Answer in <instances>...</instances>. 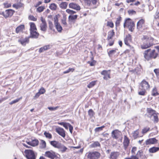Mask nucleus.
Returning a JSON list of instances; mask_svg holds the SVG:
<instances>
[{
	"mask_svg": "<svg viewBox=\"0 0 159 159\" xmlns=\"http://www.w3.org/2000/svg\"><path fill=\"white\" fill-rule=\"evenodd\" d=\"M118 50L117 49H112L110 50L107 52V54L108 56L110 57H111L116 52V50Z\"/></svg>",
	"mask_w": 159,
	"mask_h": 159,
	"instance_id": "obj_46",
	"label": "nucleus"
},
{
	"mask_svg": "<svg viewBox=\"0 0 159 159\" xmlns=\"http://www.w3.org/2000/svg\"><path fill=\"white\" fill-rule=\"evenodd\" d=\"M3 5L4 8H9L11 7V3L8 2H4Z\"/></svg>",
	"mask_w": 159,
	"mask_h": 159,
	"instance_id": "obj_50",
	"label": "nucleus"
},
{
	"mask_svg": "<svg viewBox=\"0 0 159 159\" xmlns=\"http://www.w3.org/2000/svg\"><path fill=\"white\" fill-rule=\"evenodd\" d=\"M115 35V32L114 30H112L109 31L108 33L107 40L111 39Z\"/></svg>",
	"mask_w": 159,
	"mask_h": 159,
	"instance_id": "obj_28",
	"label": "nucleus"
},
{
	"mask_svg": "<svg viewBox=\"0 0 159 159\" xmlns=\"http://www.w3.org/2000/svg\"><path fill=\"white\" fill-rule=\"evenodd\" d=\"M43 134L46 138L48 139H51L52 138V134L48 132L45 131L44 132Z\"/></svg>",
	"mask_w": 159,
	"mask_h": 159,
	"instance_id": "obj_45",
	"label": "nucleus"
},
{
	"mask_svg": "<svg viewBox=\"0 0 159 159\" xmlns=\"http://www.w3.org/2000/svg\"><path fill=\"white\" fill-rule=\"evenodd\" d=\"M50 144L55 148H58L60 145V143L58 141L53 140L49 141Z\"/></svg>",
	"mask_w": 159,
	"mask_h": 159,
	"instance_id": "obj_31",
	"label": "nucleus"
},
{
	"mask_svg": "<svg viewBox=\"0 0 159 159\" xmlns=\"http://www.w3.org/2000/svg\"><path fill=\"white\" fill-rule=\"evenodd\" d=\"M108 41V44L107 45V46H112L115 42V40L112 39H109V40H107Z\"/></svg>",
	"mask_w": 159,
	"mask_h": 159,
	"instance_id": "obj_49",
	"label": "nucleus"
},
{
	"mask_svg": "<svg viewBox=\"0 0 159 159\" xmlns=\"http://www.w3.org/2000/svg\"><path fill=\"white\" fill-rule=\"evenodd\" d=\"M29 20L34 21H36L37 20V18L34 17L33 15H30L29 16Z\"/></svg>",
	"mask_w": 159,
	"mask_h": 159,
	"instance_id": "obj_57",
	"label": "nucleus"
},
{
	"mask_svg": "<svg viewBox=\"0 0 159 159\" xmlns=\"http://www.w3.org/2000/svg\"><path fill=\"white\" fill-rule=\"evenodd\" d=\"M154 44L153 43V41L149 42V41H147L146 43H143L141 45V48L143 49H146L151 47Z\"/></svg>",
	"mask_w": 159,
	"mask_h": 159,
	"instance_id": "obj_19",
	"label": "nucleus"
},
{
	"mask_svg": "<svg viewBox=\"0 0 159 159\" xmlns=\"http://www.w3.org/2000/svg\"><path fill=\"white\" fill-rule=\"evenodd\" d=\"M24 4L22 3L21 1L18 2L17 0L16 3L13 4L12 5V7L15 9L17 10L19 9H24Z\"/></svg>",
	"mask_w": 159,
	"mask_h": 159,
	"instance_id": "obj_17",
	"label": "nucleus"
},
{
	"mask_svg": "<svg viewBox=\"0 0 159 159\" xmlns=\"http://www.w3.org/2000/svg\"><path fill=\"white\" fill-rule=\"evenodd\" d=\"M46 90L44 88L42 87L39 91V92L41 94H43L45 93Z\"/></svg>",
	"mask_w": 159,
	"mask_h": 159,
	"instance_id": "obj_62",
	"label": "nucleus"
},
{
	"mask_svg": "<svg viewBox=\"0 0 159 159\" xmlns=\"http://www.w3.org/2000/svg\"><path fill=\"white\" fill-rule=\"evenodd\" d=\"M48 24L49 29L53 32H55V29H54V26L51 20H48Z\"/></svg>",
	"mask_w": 159,
	"mask_h": 159,
	"instance_id": "obj_36",
	"label": "nucleus"
},
{
	"mask_svg": "<svg viewBox=\"0 0 159 159\" xmlns=\"http://www.w3.org/2000/svg\"><path fill=\"white\" fill-rule=\"evenodd\" d=\"M22 98V97H20V98L16 99L15 100H14L11 102H10L9 104L10 105H11L15 103L18 102H19L20 100H21Z\"/></svg>",
	"mask_w": 159,
	"mask_h": 159,
	"instance_id": "obj_53",
	"label": "nucleus"
},
{
	"mask_svg": "<svg viewBox=\"0 0 159 159\" xmlns=\"http://www.w3.org/2000/svg\"><path fill=\"white\" fill-rule=\"evenodd\" d=\"M105 127L104 125H103L101 127L96 128L95 129V131L96 132H98L102 130L103 129V128Z\"/></svg>",
	"mask_w": 159,
	"mask_h": 159,
	"instance_id": "obj_60",
	"label": "nucleus"
},
{
	"mask_svg": "<svg viewBox=\"0 0 159 159\" xmlns=\"http://www.w3.org/2000/svg\"><path fill=\"white\" fill-rule=\"evenodd\" d=\"M139 129H137L134 131L132 133V136L134 139H136L139 137H140L139 135Z\"/></svg>",
	"mask_w": 159,
	"mask_h": 159,
	"instance_id": "obj_34",
	"label": "nucleus"
},
{
	"mask_svg": "<svg viewBox=\"0 0 159 159\" xmlns=\"http://www.w3.org/2000/svg\"><path fill=\"white\" fill-rule=\"evenodd\" d=\"M147 113L149 114L148 115V116L151 118L153 116L154 122L157 123L159 119L157 116L158 113L156 112V111L152 108H147Z\"/></svg>",
	"mask_w": 159,
	"mask_h": 159,
	"instance_id": "obj_4",
	"label": "nucleus"
},
{
	"mask_svg": "<svg viewBox=\"0 0 159 159\" xmlns=\"http://www.w3.org/2000/svg\"><path fill=\"white\" fill-rule=\"evenodd\" d=\"M57 148L60 149L62 152H65L67 149V148L66 146L63 145H62L61 143H60V145Z\"/></svg>",
	"mask_w": 159,
	"mask_h": 159,
	"instance_id": "obj_39",
	"label": "nucleus"
},
{
	"mask_svg": "<svg viewBox=\"0 0 159 159\" xmlns=\"http://www.w3.org/2000/svg\"><path fill=\"white\" fill-rule=\"evenodd\" d=\"M15 12V11L12 9H7L3 11V16L5 19L11 18Z\"/></svg>",
	"mask_w": 159,
	"mask_h": 159,
	"instance_id": "obj_11",
	"label": "nucleus"
},
{
	"mask_svg": "<svg viewBox=\"0 0 159 159\" xmlns=\"http://www.w3.org/2000/svg\"><path fill=\"white\" fill-rule=\"evenodd\" d=\"M124 28L127 27L129 30L133 32L134 29L135 25L132 19L128 18L125 20L124 24Z\"/></svg>",
	"mask_w": 159,
	"mask_h": 159,
	"instance_id": "obj_5",
	"label": "nucleus"
},
{
	"mask_svg": "<svg viewBox=\"0 0 159 159\" xmlns=\"http://www.w3.org/2000/svg\"><path fill=\"white\" fill-rule=\"evenodd\" d=\"M68 3L66 2H61L60 4V7L62 9H66L67 7Z\"/></svg>",
	"mask_w": 159,
	"mask_h": 159,
	"instance_id": "obj_47",
	"label": "nucleus"
},
{
	"mask_svg": "<svg viewBox=\"0 0 159 159\" xmlns=\"http://www.w3.org/2000/svg\"><path fill=\"white\" fill-rule=\"evenodd\" d=\"M24 153L25 157L27 159H36V154L33 150L26 149L25 150Z\"/></svg>",
	"mask_w": 159,
	"mask_h": 159,
	"instance_id": "obj_9",
	"label": "nucleus"
},
{
	"mask_svg": "<svg viewBox=\"0 0 159 159\" xmlns=\"http://www.w3.org/2000/svg\"><path fill=\"white\" fill-rule=\"evenodd\" d=\"M75 70V69L73 68H69L68 70L63 72L64 74H67L70 72H73Z\"/></svg>",
	"mask_w": 159,
	"mask_h": 159,
	"instance_id": "obj_59",
	"label": "nucleus"
},
{
	"mask_svg": "<svg viewBox=\"0 0 159 159\" xmlns=\"http://www.w3.org/2000/svg\"><path fill=\"white\" fill-rule=\"evenodd\" d=\"M42 23L40 25V30L43 31L45 32L46 31L47 25L45 19L43 17H41L40 18Z\"/></svg>",
	"mask_w": 159,
	"mask_h": 159,
	"instance_id": "obj_13",
	"label": "nucleus"
},
{
	"mask_svg": "<svg viewBox=\"0 0 159 159\" xmlns=\"http://www.w3.org/2000/svg\"><path fill=\"white\" fill-rule=\"evenodd\" d=\"M158 140L155 138H150L145 141L146 145L155 144L157 143Z\"/></svg>",
	"mask_w": 159,
	"mask_h": 159,
	"instance_id": "obj_23",
	"label": "nucleus"
},
{
	"mask_svg": "<svg viewBox=\"0 0 159 159\" xmlns=\"http://www.w3.org/2000/svg\"><path fill=\"white\" fill-rule=\"evenodd\" d=\"M88 159H98L101 156L100 153L97 151H89L86 154Z\"/></svg>",
	"mask_w": 159,
	"mask_h": 159,
	"instance_id": "obj_7",
	"label": "nucleus"
},
{
	"mask_svg": "<svg viewBox=\"0 0 159 159\" xmlns=\"http://www.w3.org/2000/svg\"><path fill=\"white\" fill-rule=\"evenodd\" d=\"M154 18L155 20L159 19V4L158 6V9L154 16Z\"/></svg>",
	"mask_w": 159,
	"mask_h": 159,
	"instance_id": "obj_54",
	"label": "nucleus"
},
{
	"mask_svg": "<svg viewBox=\"0 0 159 159\" xmlns=\"http://www.w3.org/2000/svg\"><path fill=\"white\" fill-rule=\"evenodd\" d=\"M107 26L111 28H113L114 27V24L112 21H108L107 23Z\"/></svg>",
	"mask_w": 159,
	"mask_h": 159,
	"instance_id": "obj_55",
	"label": "nucleus"
},
{
	"mask_svg": "<svg viewBox=\"0 0 159 159\" xmlns=\"http://www.w3.org/2000/svg\"><path fill=\"white\" fill-rule=\"evenodd\" d=\"M25 29V26L24 25H21L17 27L16 29V33L22 32Z\"/></svg>",
	"mask_w": 159,
	"mask_h": 159,
	"instance_id": "obj_26",
	"label": "nucleus"
},
{
	"mask_svg": "<svg viewBox=\"0 0 159 159\" xmlns=\"http://www.w3.org/2000/svg\"><path fill=\"white\" fill-rule=\"evenodd\" d=\"M54 22L55 27L57 31L61 33L63 30L59 22L58 19L57 17L54 18Z\"/></svg>",
	"mask_w": 159,
	"mask_h": 159,
	"instance_id": "obj_14",
	"label": "nucleus"
},
{
	"mask_svg": "<svg viewBox=\"0 0 159 159\" xmlns=\"http://www.w3.org/2000/svg\"><path fill=\"white\" fill-rule=\"evenodd\" d=\"M155 48V49L149 48L144 51L143 55L145 61H149L159 57V46H156Z\"/></svg>",
	"mask_w": 159,
	"mask_h": 159,
	"instance_id": "obj_1",
	"label": "nucleus"
},
{
	"mask_svg": "<svg viewBox=\"0 0 159 159\" xmlns=\"http://www.w3.org/2000/svg\"><path fill=\"white\" fill-rule=\"evenodd\" d=\"M61 23L64 26H67V24L66 22V17H64L61 20Z\"/></svg>",
	"mask_w": 159,
	"mask_h": 159,
	"instance_id": "obj_52",
	"label": "nucleus"
},
{
	"mask_svg": "<svg viewBox=\"0 0 159 159\" xmlns=\"http://www.w3.org/2000/svg\"><path fill=\"white\" fill-rule=\"evenodd\" d=\"M69 7L77 11H79L81 9L80 6L78 4L74 2L70 3L69 4Z\"/></svg>",
	"mask_w": 159,
	"mask_h": 159,
	"instance_id": "obj_20",
	"label": "nucleus"
},
{
	"mask_svg": "<svg viewBox=\"0 0 159 159\" xmlns=\"http://www.w3.org/2000/svg\"><path fill=\"white\" fill-rule=\"evenodd\" d=\"M124 42L125 45L129 47L131 51L134 52L135 50L134 47L130 45V43L132 42V36L130 34H128L125 35V37L124 38Z\"/></svg>",
	"mask_w": 159,
	"mask_h": 159,
	"instance_id": "obj_8",
	"label": "nucleus"
},
{
	"mask_svg": "<svg viewBox=\"0 0 159 159\" xmlns=\"http://www.w3.org/2000/svg\"><path fill=\"white\" fill-rule=\"evenodd\" d=\"M37 31V30H35L30 31V37L34 39H37L39 35V34Z\"/></svg>",
	"mask_w": 159,
	"mask_h": 159,
	"instance_id": "obj_25",
	"label": "nucleus"
},
{
	"mask_svg": "<svg viewBox=\"0 0 159 159\" xmlns=\"http://www.w3.org/2000/svg\"><path fill=\"white\" fill-rule=\"evenodd\" d=\"M119 155V153L118 152H112L110 154L109 157L110 159H116Z\"/></svg>",
	"mask_w": 159,
	"mask_h": 159,
	"instance_id": "obj_27",
	"label": "nucleus"
},
{
	"mask_svg": "<svg viewBox=\"0 0 159 159\" xmlns=\"http://www.w3.org/2000/svg\"><path fill=\"white\" fill-rule=\"evenodd\" d=\"M84 4L86 6H89L91 5L92 4L93 5L97 4L98 0H82Z\"/></svg>",
	"mask_w": 159,
	"mask_h": 159,
	"instance_id": "obj_22",
	"label": "nucleus"
},
{
	"mask_svg": "<svg viewBox=\"0 0 159 159\" xmlns=\"http://www.w3.org/2000/svg\"><path fill=\"white\" fill-rule=\"evenodd\" d=\"M111 70H104L101 72V74L103 75V78L104 80H107L111 78Z\"/></svg>",
	"mask_w": 159,
	"mask_h": 159,
	"instance_id": "obj_12",
	"label": "nucleus"
},
{
	"mask_svg": "<svg viewBox=\"0 0 159 159\" xmlns=\"http://www.w3.org/2000/svg\"><path fill=\"white\" fill-rule=\"evenodd\" d=\"M150 130V128L149 127H144L141 130L142 135H140V137H142L145 134H146Z\"/></svg>",
	"mask_w": 159,
	"mask_h": 159,
	"instance_id": "obj_29",
	"label": "nucleus"
},
{
	"mask_svg": "<svg viewBox=\"0 0 159 159\" xmlns=\"http://www.w3.org/2000/svg\"><path fill=\"white\" fill-rule=\"evenodd\" d=\"M50 48V46L49 45H45L43 47L40 48L39 50V52L41 53L44 51L48 50Z\"/></svg>",
	"mask_w": 159,
	"mask_h": 159,
	"instance_id": "obj_32",
	"label": "nucleus"
},
{
	"mask_svg": "<svg viewBox=\"0 0 159 159\" xmlns=\"http://www.w3.org/2000/svg\"><path fill=\"white\" fill-rule=\"evenodd\" d=\"M57 124L59 125H62L66 129H68V127L70 124L69 123L64 122H58Z\"/></svg>",
	"mask_w": 159,
	"mask_h": 159,
	"instance_id": "obj_43",
	"label": "nucleus"
},
{
	"mask_svg": "<svg viewBox=\"0 0 159 159\" xmlns=\"http://www.w3.org/2000/svg\"><path fill=\"white\" fill-rule=\"evenodd\" d=\"M47 147L46 143L43 140H40L39 147L41 149H45Z\"/></svg>",
	"mask_w": 159,
	"mask_h": 159,
	"instance_id": "obj_33",
	"label": "nucleus"
},
{
	"mask_svg": "<svg viewBox=\"0 0 159 159\" xmlns=\"http://www.w3.org/2000/svg\"><path fill=\"white\" fill-rule=\"evenodd\" d=\"M39 143V142L37 139L32 140L31 141L27 142L28 144L33 147H35L37 146L38 145Z\"/></svg>",
	"mask_w": 159,
	"mask_h": 159,
	"instance_id": "obj_24",
	"label": "nucleus"
},
{
	"mask_svg": "<svg viewBox=\"0 0 159 159\" xmlns=\"http://www.w3.org/2000/svg\"><path fill=\"white\" fill-rule=\"evenodd\" d=\"M130 139L126 135L124 136L123 145L124 148L126 150L129 145Z\"/></svg>",
	"mask_w": 159,
	"mask_h": 159,
	"instance_id": "obj_21",
	"label": "nucleus"
},
{
	"mask_svg": "<svg viewBox=\"0 0 159 159\" xmlns=\"http://www.w3.org/2000/svg\"><path fill=\"white\" fill-rule=\"evenodd\" d=\"M66 11L67 14L70 15L68 18L69 21L70 22H75L78 16L77 15H73L76 13V11L69 9H66Z\"/></svg>",
	"mask_w": 159,
	"mask_h": 159,
	"instance_id": "obj_6",
	"label": "nucleus"
},
{
	"mask_svg": "<svg viewBox=\"0 0 159 159\" xmlns=\"http://www.w3.org/2000/svg\"><path fill=\"white\" fill-rule=\"evenodd\" d=\"M151 85L145 79L143 80L140 83L138 93L139 95L144 96L147 93L146 91L149 90Z\"/></svg>",
	"mask_w": 159,
	"mask_h": 159,
	"instance_id": "obj_2",
	"label": "nucleus"
},
{
	"mask_svg": "<svg viewBox=\"0 0 159 159\" xmlns=\"http://www.w3.org/2000/svg\"><path fill=\"white\" fill-rule=\"evenodd\" d=\"M122 135L121 132L117 129L113 130L111 133V136L114 139L118 140L121 138Z\"/></svg>",
	"mask_w": 159,
	"mask_h": 159,
	"instance_id": "obj_10",
	"label": "nucleus"
},
{
	"mask_svg": "<svg viewBox=\"0 0 159 159\" xmlns=\"http://www.w3.org/2000/svg\"><path fill=\"white\" fill-rule=\"evenodd\" d=\"M56 132L60 135L63 138L66 136V131L62 128L58 127L55 129Z\"/></svg>",
	"mask_w": 159,
	"mask_h": 159,
	"instance_id": "obj_18",
	"label": "nucleus"
},
{
	"mask_svg": "<svg viewBox=\"0 0 159 159\" xmlns=\"http://www.w3.org/2000/svg\"><path fill=\"white\" fill-rule=\"evenodd\" d=\"M133 52L134 53V52H133L131 50L130 48V49H126L122 53L123 55H128L129 57H130L131 56V52Z\"/></svg>",
	"mask_w": 159,
	"mask_h": 159,
	"instance_id": "obj_35",
	"label": "nucleus"
},
{
	"mask_svg": "<svg viewBox=\"0 0 159 159\" xmlns=\"http://www.w3.org/2000/svg\"><path fill=\"white\" fill-rule=\"evenodd\" d=\"M124 159H139V158L136 155H133L130 157H126Z\"/></svg>",
	"mask_w": 159,
	"mask_h": 159,
	"instance_id": "obj_63",
	"label": "nucleus"
},
{
	"mask_svg": "<svg viewBox=\"0 0 159 159\" xmlns=\"http://www.w3.org/2000/svg\"><path fill=\"white\" fill-rule=\"evenodd\" d=\"M57 153L52 150L46 151L44 154V156L51 159H54L56 157Z\"/></svg>",
	"mask_w": 159,
	"mask_h": 159,
	"instance_id": "obj_15",
	"label": "nucleus"
},
{
	"mask_svg": "<svg viewBox=\"0 0 159 159\" xmlns=\"http://www.w3.org/2000/svg\"><path fill=\"white\" fill-rule=\"evenodd\" d=\"M141 40L142 41L146 40L147 41H153L154 40V39L153 38L151 37L149 38L147 35H143L142 38H141Z\"/></svg>",
	"mask_w": 159,
	"mask_h": 159,
	"instance_id": "obj_37",
	"label": "nucleus"
},
{
	"mask_svg": "<svg viewBox=\"0 0 159 159\" xmlns=\"http://www.w3.org/2000/svg\"><path fill=\"white\" fill-rule=\"evenodd\" d=\"M94 58L92 57L91 58V60L92 61H88L87 62V63L89 64L90 66H94L96 63V61L93 60Z\"/></svg>",
	"mask_w": 159,
	"mask_h": 159,
	"instance_id": "obj_48",
	"label": "nucleus"
},
{
	"mask_svg": "<svg viewBox=\"0 0 159 159\" xmlns=\"http://www.w3.org/2000/svg\"><path fill=\"white\" fill-rule=\"evenodd\" d=\"M149 29L146 25L145 20L144 19L141 18L137 22L136 25V29L138 31L143 32Z\"/></svg>",
	"mask_w": 159,
	"mask_h": 159,
	"instance_id": "obj_3",
	"label": "nucleus"
},
{
	"mask_svg": "<svg viewBox=\"0 0 159 159\" xmlns=\"http://www.w3.org/2000/svg\"><path fill=\"white\" fill-rule=\"evenodd\" d=\"M97 82L98 81L97 80L91 81L87 85V87L89 88H91L93 87L96 84Z\"/></svg>",
	"mask_w": 159,
	"mask_h": 159,
	"instance_id": "obj_42",
	"label": "nucleus"
},
{
	"mask_svg": "<svg viewBox=\"0 0 159 159\" xmlns=\"http://www.w3.org/2000/svg\"><path fill=\"white\" fill-rule=\"evenodd\" d=\"M151 95L154 97L159 95V93L156 87H154L152 89L151 91Z\"/></svg>",
	"mask_w": 159,
	"mask_h": 159,
	"instance_id": "obj_30",
	"label": "nucleus"
},
{
	"mask_svg": "<svg viewBox=\"0 0 159 159\" xmlns=\"http://www.w3.org/2000/svg\"><path fill=\"white\" fill-rule=\"evenodd\" d=\"M30 32L33 30H37V29L36 27V26L33 22H30Z\"/></svg>",
	"mask_w": 159,
	"mask_h": 159,
	"instance_id": "obj_44",
	"label": "nucleus"
},
{
	"mask_svg": "<svg viewBox=\"0 0 159 159\" xmlns=\"http://www.w3.org/2000/svg\"><path fill=\"white\" fill-rule=\"evenodd\" d=\"M45 9L44 6H40L37 8V12H41L43 11Z\"/></svg>",
	"mask_w": 159,
	"mask_h": 159,
	"instance_id": "obj_56",
	"label": "nucleus"
},
{
	"mask_svg": "<svg viewBox=\"0 0 159 159\" xmlns=\"http://www.w3.org/2000/svg\"><path fill=\"white\" fill-rule=\"evenodd\" d=\"M88 115L91 117H93L94 115V113L92 109H89L88 111Z\"/></svg>",
	"mask_w": 159,
	"mask_h": 159,
	"instance_id": "obj_58",
	"label": "nucleus"
},
{
	"mask_svg": "<svg viewBox=\"0 0 159 159\" xmlns=\"http://www.w3.org/2000/svg\"><path fill=\"white\" fill-rule=\"evenodd\" d=\"M30 37H27L24 38L23 37H21L18 40V42L23 46H25L26 44L28 43L30 41Z\"/></svg>",
	"mask_w": 159,
	"mask_h": 159,
	"instance_id": "obj_16",
	"label": "nucleus"
},
{
	"mask_svg": "<svg viewBox=\"0 0 159 159\" xmlns=\"http://www.w3.org/2000/svg\"><path fill=\"white\" fill-rule=\"evenodd\" d=\"M159 150V147H152L150 148L149 149V151L150 153H155Z\"/></svg>",
	"mask_w": 159,
	"mask_h": 159,
	"instance_id": "obj_38",
	"label": "nucleus"
},
{
	"mask_svg": "<svg viewBox=\"0 0 159 159\" xmlns=\"http://www.w3.org/2000/svg\"><path fill=\"white\" fill-rule=\"evenodd\" d=\"M122 20V18L120 16H119L116 19L115 22L116 25V26L120 25V22Z\"/></svg>",
	"mask_w": 159,
	"mask_h": 159,
	"instance_id": "obj_51",
	"label": "nucleus"
},
{
	"mask_svg": "<svg viewBox=\"0 0 159 159\" xmlns=\"http://www.w3.org/2000/svg\"><path fill=\"white\" fill-rule=\"evenodd\" d=\"M101 145L100 143L98 141H95L90 145V147L91 148H94L98 147H100Z\"/></svg>",
	"mask_w": 159,
	"mask_h": 159,
	"instance_id": "obj_40",
	"label": "nucleus"
},
{
	"mask_svg": "<svg viewBox=\"0 0 159 159\" xmlns=\"http://www.w3.org/2000/svg\"><path fill=\"white\" fill-rule=\"evenodd\" d=\"M154 71L156 74L157 78L159 79V69H155Z\"/></svg>",
	"mask_w": 159,
	"mask_h": 159,
	"instance_id": "obj_61",
	"label": "nucleus"
},
{
	"mask_svg": "<svg viewBox=\"0 0 159 159\" xmlns=\"http://www.w3.org/2000/svg\"><path fill=\"white\" fill-rule=\"evenodd\" d=\"M57 5L55 3H51L49 7V8L52 11H56L57 8Z\"/></svg>",
	"mask_w": 159,
	"mask_h": 159,
	"instance_id": "obj_41",
	"label": "nucleus"
},
{
	"mask_svg": "<svg viewBox=\"0 0 159 159\" xmlns=\"http://www.w3.org/2000/svg\"><path fill=\"white\" fill-rule=\"evenodd\" d=\"M128 12L129 15H133L136 14V12L133 10H130L128 11Z\"/></svg>",
	"mask_w": 159,
	"mask_h": 159,
	"instance_id": "obj_64",
	"label": "nucleus"
}]
</instances>
